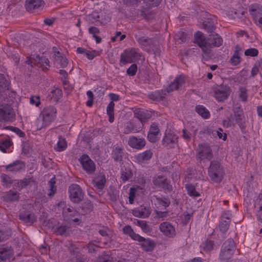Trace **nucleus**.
Segmentation results:
<instances>
[{"instance_id":"dca6fc26","label":"nucleus","mask_w":262,"mask_h":262,"mask_svg":"<svg viewBox=\"0 0 262 262\" xmlns=\"http://www.w3.org/2000/svg\"><path fill=\"white\" fill-rule=\"evenodd\" d=\"M6 169L13 173H17L25 170L26 165L25 162L21 160H16L11 164L5 166Z\"/></svg>"},{"instance_id":"ddd939ff","label":"nucleus","mask_w":262,"mask_h":262,"mask_svg":"<svg viewBox=\"0 0 262 262\" xmlns=\"http://www.w3.org/2000/svg\"><path fill=\"white\" fill-rule=\"evenodd\" d=\"M13 108L9 105H0V119L11 121L14 119Z\"/></svg>"},{"instance_id":"603ef678","label":"nucleus","mask_w":262,"mask_h":262,"mask_svg":"<svg viewBox=\"0 0 262 262\" xmlns=\"http://www.w3.org/2000/svg\"><path fill=\"white\" fill-rule=\"evenodd\" d=\"M156 200L157 201L158 203L165 207H168L169 205H170V200L168 199V198H160V197H156Z\"/></svg>"},{"instance_id":"37998d69","label":"nucleus","mask_w":262,"mask_h":262,"mask_svg":"<svg viewBox=\"0 0 262 262\" xmlns=\"http://www.w3.org/2000/svg\"><path fill=\"white\" fill-rule=\"evenodd\" d=\"M81 209L85 213L90 212L93 209V205L91 202L88 200L85 201L80 206Z\"/></svg>"},{"instance_id":"72a5a7b5","label":"nucleus","mask_w":262,"mask_h":262,"mask_svg":"<svg viewBox=\"0 0 262 262\" xmlns=\"http://www.w3.org/2000/svg\"><path fill=\"white\" fill-rule=\"evenodd\" d=\"M89 33L92 34L93 37L95 39L96 42L99 43L101 41V38L97 35L99 34L100 31L98 28L95 27H91L88 30Z\"/></svg>"},{"instance_id":"9d476101","label":"nucleus","mask_w":262,"mask_h":262,"mask_svg":"<svg viewBox=\"0 0 262 262\" xmlns=\"http://www.w3.org/2000/svg\"><path fill=\"white\" fill-rule=\"evenodd\" d=\"M83 169L89 174L93 173L96 169L94 162L87 155H83L79 159Z\"/></svg>"},{"instance_id":"49530a36","label":"nucleus","mask_w":262,"mask_h":262,"mask_svg":"<svg viewBox=\"0 0 262 262\" xmlns=\"http://www.w3.org/2000/svg\"><path fill=\"white\" fill-rule=\"evenodd\" d=\"M11 255V251L4 248L0 251V257L2 260L9 259Z\"/></svg>"},{"instance_id":"a18cd8bd","label":"nucleus","mask_w":262,"mask_h":262,"mask_svg":"<svg viewBox=\"0 0 262 262\" xmlns=\"http://www.w3.org/2000/svg\"><path fill=\"white\" fill-rule=\"evenodd\" d=\"M235 119L234 116H231L230 117H227L225 120H223V123L224 126L226 127L234 126L235 125Z\"/></svg>"},{"instance_id":"79ce46f5","label":"nucleus","mask_w":262,"mask_h":262,"mask_svg":"<svg viewBox=\"0 0 262 262\" xmlns=\"http://www.w3.org/2000/svg\"><path fill=\"white\" fill-rule=\"evenodd\" d=\"M132 176V173L130 169L125 168L121 171V178L122 181L125 182L129 179Z\"/></svg>"},{"instance_id":"7c9ffc66","label":"nucleus","mask_w":262,"mask_h":262,"mask_svg":"<svg viewBox=\"0 0 262 262\" xmlns=\"http://www.w3.org/2000/svg\"><path fill=\"white\" fill-rule=\"evenodd\" d=\"M106 180L104 176H100L93 180V184L98 189H102L104 188Z\"/></svg>"},{"instance_id":"393cba45","label":"nucleus","mask_w":262,"mask_h":262,"mask_svg":"<svg viewBox=\"0 0 262 262\" xmlns=\"http://www.w3.org/2000/svg\"><path fill=\"white\" fill-rule=\"evenodd\" d=\"M19 217L20 220L30 224H32L36 220V217L33 213L28 212L20 213Z\"/></svg>"},{"instance_id":"13d9d810","label":"nucleus","mask_w":262,"mask_h":262,"mask_svg":"<svg viewBox=\"0 0 262 262\" xmlns=\"http://www.w3.org/2000/svg\"><path fill=\"white\" fill-rule=\"evenodd\" d=\"M84 55L89 59L92 60L95 57L98 55V52L96 51H89L86 50Z\"/></svg>"},{"instance_id":"0eeeda50","label":"nucleus","mask_w":262,"mask_h":262,"mask_svg":"<svg viewBox=\"0 0 262 262\" xmlns=\"http://www.w3.org/2000/svg\"><path fill=\"white\" fill-rule=\"evenodd\" d=\"M152 183L156 188H160L165 192H170L172 190L169 180L164 176H158L154 177Z\"/></svg>"},{"instance_id":"6ab92c4d","label":"nucleus","mask_w":262,"mask_h":262,"mask_svg":"<svg viewBox=\"0 0 262 262\" xmlns=\"http://www.w3.org/2000/svg\"><path fill=\"white\" fill-rule=\"evenodd\" d=\"M177 140L178 137L176 135L172 133H168L163 137L162 142L164 146L172 148L177 144Z\"/></svg>"},{"instance_id":"412c9836","label":"nucleus","mask_w":262,"mask_h":262,"mask_svg":"<svg viewBox=\"0 0 262 262\" xmlns=\"http://www.w3.org/2000/svg\"><path fill=\"white\" fill-rule=\"evenodd\" d=\"M43 4L44 2L42 0H26L25 7L28 11H32L39 8Z\"/></svg>"},{"instance_id":"a211bd4d","label":"nucleus","mask_w":262,"mask_h":262,"mask_svg":"<svg viewBox=\"0 0 262 262\" xmlns=\"http://www.w3.org/2000/svg\"><path fill=\"white\" fill-rule=\"evenodd\" d=\"M248 11L254 22L257 23V18L262 16V6L258 4H252L249 6Z\"/></svg>"},{"instance_id":"b1692460","label":"nucleus","mask_w":262,"mask_h":262,"mask_svg":"<svg viewBox=\"0 0 262 262\" xmlns=\"http://www.w3.org/2000/svg\"><path fill=\"white\" fill-rule=\"evenodd\" d=\"M140 245L143 249L146 251H151L155 246V244L152 240L149 238L146 239L143 237L140 242Z\"/></svg>"},{"instance_id":"f8f14e48","label":"nucleus","mask_w":262,"mask_h":262,"mask_svg":"<svg viewBox=\"0 0 262 262\" xmlns=\"http://www.w3.org/2000/svg\"><path fill=\"white\" fill-rule=\"evenodd\" d=\"M197 158L199 159L200 161L205 159L210 160L212 158V152L210 146L206 144L199 145Z\"/></svg>"},{"instance_id":"cd10ccee","label":"nucleus","mask_w":262,"mask_h":262,"mask_svg":"<svg viewBox=\"0 0 262 262\" xmlns=\"http://www.w3.org/2000/svg\"><path fill=\"white\" fill-rule=\"evenodd\" d=\"M135 115L142 123H145L151 117L150 114L143 111H136Z\"/></svg>"},{"instance_id":"e2e57ef3","label":"nucleus","mask_w":262,"mask_h":262,"mask_svg":"<svg viewBox=\"0 0 262 262\" xmlns=\"http://www.w3.org/2000/svg\"><path fill=\"white\" fill-rule=\"evenodd\" d=\"M255 209H262V194H259L255 203Z\"/></svg>"},{"instance_id":"774afa93","label":"nucleus","mask_w":262,"mask_h":262,"mask_svg":"<svg viewBox=\"0 0 262 262\" xmlns=\"http://www.w3.org/2000/svg\"><path fill=\"white\" fill-rule=\"evenodd\" d=\"M7 128H9L11 130L15 132L19 137H23L25 136V133L17 127H13V126H8V127H7Z\"/></svg>"},{"instance_id":"ea45409f","label":"nucleus","mask_w":262,"mask_h":262,"mask_svg":"<svg viewBox=\"0 0 262 262\" xmlns=\"http://www.w3.org/2000/svg\"><path fill=\"white\" fill-rule=\"evenodd\" d=\"M12 144V142L8 139H3L0 141V150L3 152H6V149Z\"/></svg>"},{"instance_id":"69168bd1","label":"nucleus","mask_w":262,"mask_h":262,"mask_svg":"<svg viewBox=\"0 0 262 262\" xmlns=\"http://www.w3.org/2000/svg\"><path fill=\"white\" fill-rule=\"evenodd\" d=\"M136 189L134 188H130L129 193V203L133 204L135 198Z\"/></svg>"},{"instance_id":"a878e982","label":"nucleus","mask_w":262,"mask_h":262,"mask_svg":"<svg viewBox=\"0 0 262 262\" xmlns=\"http://www.w3.org/2000/svg\"><path fill=\"white\" fill-rule=\"evenodd\" d=\"M54 55L55 60L58 64H60L62 68L67 67L68 63V60L63 54L59 51H55Z\"/></svg>"},{"instance_id":"f257e3e1","label":"nucleus","mask_w":262,"mask_h":262,"mask_svg":"<svg viewBox=\"0 0 262 262\" xmlns=\"http://www.w3.org/2000/svg\"><path fill=\"white\" fill-rule=\"evenodd\" d=\"M194 42L202 50L204 53H210V49L219 47L223 43L222 38L217 34H210L206 38L204 34L198 31L194 35Z\"/></svg>"},{"instance_id":"3c124183","label":"nucleus","mask_w":262,"mask_h":262,"mask_svg":"<svg viewBox=\"0 0 262 262\" xmlns=\"http://www.w3.org/2000/svg\"><path fill=\"white\" fill-rule=\"evenodd\" d=\"M258 54V51L255 48H249L245 51L244 54L247 56L255 57Z\"/></svg>"},{"instance_id":"c85d7f7f","label":"nucleus","mask_w":262,"mask_h":262,"mask_svg":"<svg viewBox=\"0 0 262 262\" xmlns=\"http://www.w3.org/2000/svg\"><path fill=\"white\" fill-rule=\"evenodd\" d=\"M123 154L122 148L119 146L115 147L112 152V158L116 162L120 161L122 160Z\"/></svg>"},{"instance_id":"c756f323","label":"nucleus","mask_w":262,"mask_h":262,"mask_svg":"<svg viewBox=\"0 0 262 262\" xmlns=\"http://www.w3.org/2000/svg\"><path fill=\"white\" fill-rule=\"evenodd\" d=\"M71 230L69 226L66 225H60L57 227L55 230L57 234L67 236L70 234Z\"/></svg>"},{"instance_id":"5fc2aeb1","label":"nucleus","mask_w":262,"mask_h":262,"mask_svg":"<svg viewBox=\"0 0 262 262\" xmlns=\"http://www.w3.org/2000/svg\"><path fill=\"white\" fill-rule=\"evenodd\" d=\"M239 96L242 101L246 102L247 100V90L244 87L239 88Z\"/></svg>"},{"instance_id":"bb28decb","label":"nucleus","mask_w":262,"mask_h":262,"mask_svg":"<svg viewBox=\"0 0 262 262\" xmlns=\"http://www.w3.org/2000/svg\"><path fill=\"white\" fill-rule=\"evenodd\" d=\"M165 93L164 91H157L148 94V98L154 101H161L165 97Z\"/></svg>"},{"instance_id":"58836bf2","label":"nucleus","mask_w":262,"mask_h":262,"mask_svg":"<svg viewBox=\"0 0 262 262\" xmlns=\"http://www.w3.org/2000/svg\"><path fill=\"white\" fill-rule=\"evenodd\" d=\"M67 146V142L65 138H63L61 136L58 137V141L57 143V147L56 149L57 151H61L66 148Z\"/></svg>"},{"instance_id":"9b49d317","label":"nucleus","mask_w":262,"mask_h":262,"mask_svg":"<svg viewBox=\"0 0 262 262\" xmlns=\"http://www.w3.org/2000/svg\"><path fill=\"white\" fill-rule=\"evenodd\" d=\"M234 118L242 131L246 128V119L242 108L238 106L233 107Z\"/></svg>"},{"instance_id":"e433bc0d","label":"nucleus","mask_w":262,"mask_h":262,"mask_svg":"<svg viewBox=\"0 0 262 262\" xmlns=\"http://www.w3.org/2000/svg\"><path fill=\"white\" fill-rule=\"evenodd\" d=\"M138 43L144 48L150 47L153 43L151 38L141 37L137 39Z\"/></svg>"},{"instance_id":"5701e85b","label":"nucleus","mask_w":262,"mask_h":262,"mask_svg":"<svg viewBox=\"0 0 262 262\" xmlns=\"http://www.w3.org/2000/svg\"><path fill=\"white\" fill-rule=\"evenodd\" d=\"M152 152L150 150H145L137 156V160L140 163H143L149 160L152 157Z\"/></svg>"},{"instance_id":"6e6552de","label":"nucleus","mask_w":262,"mask_h":262,"mask_svg":"<svg viewBox=\"0 0 262 262\" xmlns=\"http://www.w3.org/2000/svg\"><path fill=\"white\" fill-rule=\"evenodd\" d=\"M231 92V89L228 85L221 84L215 89L214 96L216 100L222 102L228 98Z\"/></svg>"},{"instance_id":"f3484780","label":"nucleus","mask_w":262,"mask_h":262,"mask_svg":"<svg viewBox=\"0 0 262 262\" xmlns=\"http://www.w3.org/2000/svg\"><path fill=\"white\" fill-rule=\"evenodd\" d=\"M128 145L133 148L141 149L146 144V141L144 138H138L135 136H130L128 140Z\"/></svg>"},{"instance_id":"f03ea898","label":"nucleus","mask_w":262,"mask_h":262,"mask_svg":"<svg viewBox=\"0 0 262 262\" xmlns=\"http://www.w3.org/2000/svg\"><path fill=\"white\" fill-rule=\"evenodd\" d=\"M208 173L211 181L220 183L225 174L224 167L219 161L213 160L208 167Z\"/></svg>"},{"instance_id":"c03bdc74","label":"nucleus","mask_w":262,"mask_h":262,"mask_svg":"<svg viewBox=\"0 0 262 262\" xmlns=\"http://www.w3.org/2000/svg\"><path fill=\"white\" fill-rule=\"evenodd\" d=\"M230 223V221L224 220L222 219L219 224L220 230L223 233L225 232L229 228Z\"/></svg>"},{"instance_id":"a19ab883","label":"nucleus","mask_w":262,"mask_h":262,"mask_svg":"<svg viewBox=\"0 0 262 262\" xmlns=\"http://www.w3.org/2000/svg\"><path fill=\"white\" fill-rule=\"evenodd\" d=\"M5 198L9 201H14L18 199V193L16 191L10 190L7 192Z\"/></svg>"},{"instance_id":"4c0bfd02","label":"nucleus","mask_w":262,"mask_h":262,"mask_svg":"<svg viewBox=\"0 0 262 262\" xmlns=\"http://www.w3.org/2000/svg\"><path fill=\"white\" fill-rule=\"evenodd\" d=\"M96 262H113V257L109 255V252L104 251L101 255L99 256Z\"/></svg>"},{"instance_id":"aec40b11","label":"nucleus","mask_w":262,"mask_h":262,"mask_svg":"<svg viewBox=\"0 0 262 262\" xmlns=\"http://www.w3.org/2000/svg\"><path fill=\"white\" fill-rule=\"evenodd\" d=\"M150 213L149 209L143 206H141L133 211V214L135 216L142 218L148 217Z\"/></svg>"},{"instance_id":"680f3d73","label":"nucleus","mask_w":262,"mask_h":262,"mask_svg":"<svg viewBox=\"0 0 262 262\" xmlns=\"http://www.w3.org/2000/svg\"><path fill=\"white\" fill-rule=\"evenodd\" d=\"M30 103L38 106L40 104V97L39 96H31L30 99Z\"/></svg>"},{"instance_id":"338daca9","label":"nucleus","mask_w":262,"mask_h":262,"mask_svg":"<svg viewBox=\"0 0 262 262\" xmlns=\"http://www.w3.org/2000/svg\"><path fill=\"white\" fill-rule=\"evenodd\" d=\"M88 251L90 253H94L97 251L98 247L92 243H89L87 246Z\"/></svg>"},{"instance_id":"39448f33","label":"nucleus","mask_w":262,"mask_h":262,"mask_svg":"<svg viewBox=\"0 0 262 262\" xmlns=\"http://www.w3.org/2000/svg\"><path fill=\"white\" fill-rule=\"evenodd\" d=\"M64 221L68 223L74 222L79 225L81 222V217L79 212L74 208H68L62 212Z\"/></svg>"},{"instance_id":"1a4fd4ad","label":"nucleus","mask_w":262,"mask_h":262,"mask_svg":"<svg viewBox=\"0 0 262 262\" xmlns=\"http://www.w3.org/2000/svg\"><path fill=\"white\" fill-rule=\"evenodd\" d=\"M226 245L231 246V248H234V241L232 239H228L225 242L222 246L221 251L220 254V259L223 261H227L230 259L235 250L232 249H226Z\"/></svg>"},{"instance_id":"2eb2a0df","label":"nucleus","mask_w":262,"mask_h":262,"mask_svg":"<svg viewBox=\"0 0 262 262\" xmlns=\"http://www.w3.org/2000/svg\"><path fill=\"white\" fill-rule=\"evenodd\" d=\"M159 229L164 235L168 237H173L176 234L174 227L169 222L162 223L159 226Z\"/></svg>"},{"instance_id":"2f4dec72","label":"nucleus","mask_w":262,"mask_h":262,"mask_svg":"<svg viewBox=\"0 0 262 262\" xmlns=\"http://www.w3.org/2000/svg\"><path fill=\"white\" fill-rule=\"evenodd\" d=\"M134 223L136 225L139 226L144 232H148L150 231V226L145 221L136 219L135 220Z\"/></svg>"},{"instance_id":"4be33fe9","label":"nucleus","mask_w":262,"mask_h":262,"mask_svg":"<svg viewBox=\"0 0 262 262\" xmlns=\"http://www.w3.org/2000/svg\"><path fill=\"white\" fill-rule=\"evenodd\" d=\"M184 77L180 76L177 78L174 81L171 82L169 86L167 88V92L170 93L174 90L178 89L180 87L182 86L184 83Z\"/></svg>"},{"instance_id":"052dcab7","label":"nucleus","mask_w":262,"mask_h":262,"mask_svg":"<svg viewBox=\"0 0 262 262\" xmlns=\"http://www.w3.org/2000/svg\"><path fill=\"white\" fill-rule=\"evenodd\" d=\"M90 21L92 24L96 23L99 21V15L97 13H93L89 16Z\"/></svg>"},{"instance_id":"864d4df0","label":"nucleus","mask_w":262,"mask_h":262,"mask_svg":"<svg viewBox=\"0 0 262 262\" xmlns=\"http://www.w3.org/2000/svg\"><path fill=\"white\" fill-rule=\"evenodd\" d=\"M1 179H2L3 185H5L6 186H8L12 182V180H11V178L9 176L5 174H3L1 175Z\"/></svg>"},{"instance_id":"4d7b16f0","label":"nucleus","mask_w":262,"mask_h":262,"mask_svg":"<svg viewBox=\"0 0 262 262\" xmlns=\"http://www.w3.org/2000/svg\"><path fill=\"white\" fill-rule=\"evenodd\" d=\"M137 71V66L136 64H132L126 71L127 74L131 76L135 75Z\"/></svg>"},{"instance_id":"7ed1b4c3","label":"nucleus","mask_w":262,"mask_h":262,"mask_svg":"<svg viewBox=\"0 0 262 262\" xmlns=\"http://www.w3.org/2000/svg\"><path fill=\"white\" fill-rule=\"evenodd\" d=\"M57 110L53 106L49 105L45 107L40 113L39 117L42 120V124L39 129L50 125L56 117Z\"/></svg>"},{"instance_id":"6e6d98bb","label":"nucleus","mask_w":262,"mask_h":262,"mask_svg":"<svg viewBox=\"0 0 262 262\" xmlns=\"http://www.w3.org/2000/svg\"><path fill=\"white\" fill-rule=\"evenodd\" d=\"M230 61L231 63L234 66L237 65L240 62V57L238 55L237 51L235 52L234 54L231 57Z\"/></svg>"},{"instance_id":"c9c22d12","label":"nucleus","mask_w":262,"mask_h":262,"mask_svg":"<svg viewBox=\"0 0 262 262\" xmlns=\"http://www.w3.org/2000/svg\"><path fill=\"white\" fill-rule=\"evenodd\" d=\"M186 188L187 190V193L190 196L198 197L200 196V193L196 191L194 185L191 184H186Z\"/></svg>"},{"instance_id":"4468645a","label":"nucleus","mask_w":262,"mask_h":262,"mask_svg":"<svg viewBox=\"0 0 262 262\" xmlns=\"http://www.w3.org/2000/svg\"><path fill=\"white\" fill-rule=\"evenodd\" d=\"M28 64L31 67L37 65L42 67L43 69H48L50 67V61L47 58L36 56L35 58H31L27 61Z\"/></svg>"},{"instance_id":"473e14b6","label":"nucleus","mask_w":262,"mask_h":262,"mask_svg":"<svg viewBox=\"0 0 262 262\" xmlns=\"http://www.w3.org/2000/svg\"><path fill=\"white\" fill-rule=\"evenodd\" d=\"M196 112L203 118L207 119L210 116L209 111L203 105H197L195 106Z\"/></svg>"},{"instance_id":"0e129e2a","label":"nucleus","mask_w":262,"mask_h":262,"mask_svg":"<svg viewBox=\"0 0 262 262\" xmlns=\"http://www.w3.org/2000/svg\"><path fill=\"white\" fill-rule=\"evenodd\" d=\"M159 131L160 130L158 126L155 123H152L150 125V127L148 132V133L158 135L159 133Z\"/></svg>"},{"instance_id":"09e8293b","label":"nucleus","mask_w":262,"mask_h":262,"mask_svg":"<svg viewBox=\"0 0 262 262\" xmlns=\"http://www.w3.org/2000/svg\"><path fill=\"white\" fill-rule=\"evenodd\" d=\"M49 184L50 188V191L48 193L49 196H52L56 191V188L55 186V181L54 178H52L49 182Z\"/></svg>"},{"instance_id":"423d86ee","label":"nucleus","mask_w":262,"mask_h":262,"mask_svg":"<svg viewBox=\"0 0 262 262\" xmlns=\"http://www.w3.org/2000/svg\"><path fill=\"white\" fill-rule=\"evenodd\" d=\"M69 192L71 201L78 203L83 199V192L80 187L76 184H72L69 187Z\"/></svg>"},{"instance_id":"8fccbe9b","label":"nucleus","mask_w":262,"mask_h":262,"mask_svg":"<svg viewBox=\"0 0 262 262\" xmlns=\"http://www.w3.org/2000/svg\"><path fill=\"white\" fill-rule=\"evenodd\" d=\"M202 246L204 250L206 252H209L213 249L214 244L211 241H207L203 243Z\"/></svg>"},{"instance_id":"f704fd0d","label":"nucleus","mask_w":262,"mask_h":262,"mask_svg":"<svg viewBox=\"0 0 262 262\" xmlns=\"http://www.w3.org/2000/svg\"><path fill=\"white\" fill-rule=\"evenodd\" d=\"M114 106L115 104L114 102L111 101L107 106L106 111L109 117L108 120L110 122H113L114 120Z\"/></svg>"},{"instance_id":"de8ad7c7","label":"nucleus","mask_w":262,"mask_h":262,"mask_svg":"<svg viewBox=\"0 0 262 262\" xmlns=\"http://www.w3.org/2000/svg\"><path fill=\"white\" fill-rule=\"evenodd\" d=\"M203 26H204L205 29L208 31V32H212L215 28L214 23L210 21H204L203 23Z\"/></svg>"},{"instance_id":"20e7f679","label":"nucleus","mask_w":262,"mask_h":262,"mask_svg":"<svg viewBox=\"0 0 262 262\" xmlns=\"http://www.w3.org/2000/svg\"><path fill=\"white\" fill-rule=\"evenodd\" d=\"M141 55L135 48L125 50L120 55V62L125 64L135 62L140 59Z\"/></svg>"},{"instance_id":"bf43d9fd","label":"nucleus","mask_w":262,"mask_h":262,"mask_svg":"<svg viewBox=\"0 0 262 262\" xmlns=\"http://www.w3.org/2000/svg\"><path fill=\"white\" fill-rule=\"evenodd\" d=\"M134 130V125L132 123L129 122L127 123L123 129V133L125 134H128L131 133Z\"/></svg>"}]
</instances>
